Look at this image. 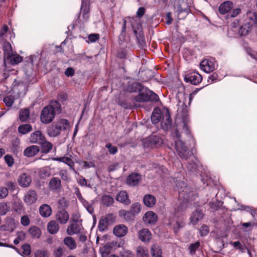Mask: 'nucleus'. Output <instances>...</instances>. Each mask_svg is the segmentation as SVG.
<instances>
[{"instance_id": "obj_1", "label": "nucleus", "mask_w": 257, "mask_h": 257, "mask_svg": "<svg viewBox=\"0 0 257 257\" xmlns=\"http://www.w3.org/2000/svg\"><path fill=\"white\" fill-rule=\"evenodd\" d=\"M174 181L178 189L180 205L175 208L174 216L173 218L170 219L169 224L174 232L177 233L185 225V222L180 216L186 207V203L189 200H194L196 195L185 182L181 181V176L179 173L177 174Z\"/></svg>"}, {"instance_id": "obj_2", "label": "nucleus", "mask_w": 257, "mask_h": 257, "mask_svg": "<svg viewBox=\"0 0 257 257\" xmlns=\"http://www.w3.org/2000/svg\"><path fill=\"white\" fill-rule=\"evenodd\" d=\"M145 13V9L144 7L139 8L136 13L137 17H128L123 20V26L122 30V32H125L126 28L131 26L133 30L139 43L142 46L145 44V40L143 33L140 18L144 15Z\"/></svg>"}, {"instance_id": "obj_3", "label": "nucleus", "mask_w": 257, "mask_h": 257, "mask_svg": "<svg viewBox=\"0 0 257 257\" xmlns=\"http://www.w3.org/2000/svg\"><path fill=\"white\" fill-rule=\"evenodd\" d=\"M61 112V104L58 101H52L50 104L45 106L41 113V121L48 124L52 121L56 113Z\"/></svg>"}, {"instance_id": "obj_4", "label": "nucleus", "mask_w": 257, "mask_h": 257, "mask_svg": "<svg viewBox=\"0 0 257 257\" xmlns=\"http://www.w3.org/2000/svg\"><path fill=\"white\" fill-rule=\"evenodd\" d=\"M172 136L175 141V149L179 156L182 159H188L191 156L192 153L180 139V135L178 131L175 130L172 133Z\"/></svg>"}, {"instance_id": "obj_5", "label": "nucleus", "mask_w": 257, "mask_h": 257, "mask_svg": "<svg viewBox=\"0 0 257 257\" xmlns=\"http://www.w3.org/2000/svg\"><path fill=\"white\" fill-rule=\"evenodd\" d=\"M69 121L65 119H60L56 123H53L47 128V135L50 137L58 136L63 130L69 128Z\"/></svg>"}, {"instance_id": "obj_6", "label": "nucleus", "mask_w": 257, "mask_h": 257, "mask_svg": "<svg viewBox=\"0 0 257 257\" xmlns=\"http://www.w3.org/2000/svg\"><path fill=\"white\" fill-rule=\"evenodd\" d=\"M3 48L5 55L4 59L5 61L6 60H10L12 64H17L22 61L23 59L21 56L17 54H14L10 43H5Z\"/></svg>"}, {"instance_id": "obj_7", "label": "nucleus", "mask_w": 257, "mask_h": 257, "mask_svg": "<svg viewBox=\"0 0 257 257\" xmlns=\"http://www.w3.org/2000/svg\"><path fill=\"white\" fill-rule=\"evenodd\" d=\"M134 99L136 101L140 102L148 101H157L159 100V97L155 93L148 90L145 93L142 92L139 94Z\"/></svg>"}, {"instance_id": "obj_8", "label": "nucleus", "mask_w": 257, "mask_h": 257, "mask_svg": "<svg viewBox=\"0 0 257 257\" xmlns=\"http://www.w3.org/2000/svg\"><path fill=\"white\" fill-rule=\"evenodd\" d=\"M190 12L189 6L186 0H181L179 2L178 6L176 8L178 19L180 20L184 19Z\"/></svg>"}, {"instance_id": "obj_9", "label": "nucleus", "mask_w": 257, "mask_h": 257, "mask_svg": "<svg viewBox=\"0 0 257 257\" xmlns=\"http://www.w3.org/2000/svg\"><path fill=\"white\" fill-rule=\"evenodd\" d=\"M162 128L164 131L169 130L172 126V120L167 108H164L162 109V119L161 120Z\"/></svg>"}, {"instance_id": "obj_10", "label": "nucleus", "mask_w": 257, "mask_h": 257, "mask_svg": "<svg viewBox=\"0 0 257 257\" xmlns=\"http://www.w3.org/2000/svg\"><path fill=\"white\" fill-rule=\"evenodd\" d=\"M66 232L69 235H73L75 234L84 233V229L82 227L81 222H70Z\"/></svg>"}, {"instance_id": "obj_11", "label": "nucleus", "mask_w": 257, "mask_h": 257, "mask_svg": "<svg viewBox=\"0 0 257 257\" xmlns=\"http://www.w3.org/2000/svg\"><path fill=\"white\" fill-rule=\"evenodd\" d=\"M202 80V77L198 73L193 71L186 74L184 76V80L186 82H190L193 85H197Z\"/></svg>"}, {"instance_id": "obj_12", "label": "nucleus", "mask_w": 257, "mask_h": 257, "mask_svg": "<svg viewBox=\"0 0 257 257\" xmlns=\"http://www.w3.org/2000/svg\"><path fill=\"white\" fill-rule=\"evenodd\" d=\"M162 140L159 137L152 136L147 138L144 143L145 147L158 148L162 144Z\"/></svg>"}, {"instance_id": "obj_13", "label": "nucleus", "mask_w": 257, "mask_h": 257, "mask_svg": "<svg viewBox=\"0 0 257 257\" xmlns=\"http://www.w3.org/2000/svg\"><path fill=\"white\" fill-rule=\"evenodd\" d=\"M200 68L206 73H209L213 71L215 68V64L214 61L208 59H204L200 64Z\"/></svg>"}, {"instance_id": "obj_14", "label": "nucleus", "mask_w": 257, "mask_h": 257, "mask_svg": "<svg viewBox=\"0 0 257 257\" xmlns=\"http://www.w3.org/2000/svg\"><path fill=\"white\" fill-rule=\"evenodd\" d=\"M246 22L251 28L257 27V13L249 11L246 14Z\"/></svg>"}, {"instance_id": "obj_15", "label": "nucleus", "mask_w": 257, "mask_h": 257, "mask_svg": "<svg viewBox=\"0 0 257 257\" xmlns=\"http://www.w3.org/2000/svg\"><path fill=\"white\" fill-rule=\"evenodd\" d=\"M142 179V176L139 173H134L130 174L126 179L127 185L132 186L137 185Z\"/></svg>"}, {"instance_id": "obj_16", "label": "nucleus", "mask_w": 257, "mask_h": 257, "mask_svg": "<svg viewBox=\"0 0 257 257\" xmlns=\"http://www.w3.org/2000/svg\"><path fill=\"white\" fill-rule=\"evenodd\" d=\"M45 138L41 131H36L31 135L29 141L31 143L39 144L42 143Z\"/></svg>"}, {"instance_id": "obj_17", "label": "nucleus", "mask_w": 257, "mask_h": 257, "mask_svg": "<svg viewBox=\"0 0 257 257\" xmlns=\"http://www.w3.org/2000/svg\"><path fill=\"white\" fill-rule=\"evenodd\" d=\"M143 220L146 224H152L156 222L157 215L153 211H148L143 216Z\"/></svg>"}, {"instance_id": "obj_18", "label": "nucleus", "mask_w": 257, "mask_h": 257, "mask_svg": "<svg viewBox=\"0 0 257 257\" xmlns=\"http://www.w3.org/2000/svg\"><path fill=\"white\" fill-rule=\"evenodd\" d=\"M89 10L87 6L86 3L84 2V0H81V8L80 11V19L83 22H86L89 19Z\"/></svg>"}, {"instance_id": "obj_19", "label": "nucleus", "mask_w": 257, "mask_h": 257, "mask_svg": "<svg viewBox=\"0 0 257 257\" xmlns=\"http://www.w3.org/2000/svg\"><path fill=\"white\" fill-rule=\"evenodd\" d=\"M113 231L115 236L117 237H122L127 233L128 229L125 225L119 224L114 227Z\"/></svg>"}, {"instance_id": "obj_20", "label": "nucleus", "mask_w": 257, "mask_h": 257, "mask_svg": "<svg viewBox=\"0 0 257 257\" xmlns=\"http://www.w3.org/2000/svg\"><path fill=\"white\" fill-rule=\"evenodd\" d=\"M233 7V4L230 1H225L221 4L219 7L220 14L224 15L228 13Z\"/></svg>"}, {"instance_id": "obj_21", "label": "nucleus", "mask_w": 257, "mask_h": 257, "mask_svg": "<svg viewBox=\"0 0 257 257\" xmlns=\"http://www.w3.org/2000/svg\"><path fill=\"white\" fill-rule=\"evenodd\" d=\"M40 151L39 147L32 145L27 147L24 151V155L27 157H32L36 155Z\"/></svg>"}, {"instance_id": "obj_22", "label": "nucleus", "mask_w": 257, "mask_h": 257, "mask_svg": "<svg viewBox=\"0 0 257 257\" xmlns=\"http://www.w3.org/2000/svg\"><path fill=\"white\" fill-rule=\"evenodd\" d=\"M37 199V195L34 190H30L25 196V202L28 205L34 203Z\"/></svg>"}, {"instance_id": "obj_23", "label": "nucleus", "mask_w": 257, "mask_h": 257, "mask_svg": "<svg viewBox=\"0 0 257 257\" xmlns=\"http://www.w3.org/2000/svg\"><path fill=\"white\" fill-rule=\"evenodd\" d=\"M56 219L61 224H65L69 218L68 213L64 210H60L58 212L56 215Z\"/></svg>"}, {"instance_id": "obj_24", "label": "nucleus", "mask_w": 257, "mask_h": 257, "mask_svg": "<svg viewBox=\"0 0 257 257\" xmlns=\"http://www.w3.org/2000/svg\"><path fill=\"white\" fill-rule=\"evenodd\" d=\"M116 199L124 205H128L131 203V200L128 198L127 192L125 191L119 192L116 197Z\"/></svg>"}, {"instance_id": "obj_25", "label": "nucleus", "mask_w": 257, "mask_h": 257, "mask_svg": "<svg viewBox=\"0 0 257 257\" xmlns=\"http://www.w3.org/2000/svg\"><path fill=\"white\" fill-rule=\"evenodd\" d=\"M139 238L143 242H149L152 238V233L148 229H143L139 232Z\"/></svg>"}, {"instance_id": "obj_26", "label": "nucleus", "mask_w": 257, "mask_h": 257, "mask_svg": "<svg viewBox=\"0 0 257 257\" xmlns=\"http://www.w3.org/2000/svg\"><path fill=\"white\" fill-rule=\"evenodd\" d=\"M32 180L29 175L26 173L22 174L19 178L18 182L19 185L23 187L29 186L31 183Z\"/></svg>"}, {"instance_id": "obj_27", "label": "nucleus", "mask_w": 257, "mask_h": 257, "mask_svg": "<svg viewBox=\"0 0 257 257\" xmlns=\"http://www.w3.org/2000/svg\"><path fill=\"white\" fill-rule=\"evenodd\" d=\"M54 160L55 161L63 162L67 164L75 174L77 173V172L76 171L74 168V163L70 157H63L60 158H54Z\"/></svg>"}, {"instance_id": "obj_28", "label": "nucleus", "mask_w": 257, "mask_h": 257, "mask_svg": "<svg viewBox=\"0 0 257 257\" xmlns=\"http://www.w3.org/2000/svg\"><path fill=\"white\" fill-rule=\"evenodd\" d=\"M156 202V200L155 196L152 194H148L144 196L143 202L147 207L150 208L153 207Z\"/></svg>"}, {"instance_id": "obj_29", "label": "nucleus", "mask_w": 257, "mask_h": 257, "mask_svg": "<svg viewBox=\"0 0 257 257\" xmlns=\"http://www.w3.org/2000/svg\"><path fill=\"white\" fill-rule=\"evenodd\" d=\"M39 212L43 217H48L52 214V209L48 204H43L39 208Z\"/></svg>"}, {"instance_id": "obj_30", "label": "nucleus", "mask_w": 257, "mask_h": 257, "mask_svg": "<svg viewBox=\"0 0 257 257\" xmlns=\"http://www.w3.org/2000/svg\"><path fill=\"white\" fill-rule=\"evenodd\" d=\"M162 110L156 108L154 110L151 116V120L154 124L161 121L162 119Z\"/></svg>"}, {"instance_id": "obj_31", "label": "nucleus", "mask_w": 257, "mask_h": 257, "mask_svg": "<svg viewBox=\"0 0 257 257\" xmlns=\"http://www.w3.org/2000/svg\"><path fill=\"white\" fill-rule=\"evenodd\" d=\"M203 217V213L200 210H197L193 212L190 217V222L193 224H196Z\"/></svg>"}, {"instance_id": "obj_32", "label": "nucleus", "mask_w": 257, "mask_h": 257, "mask_svg": "<svg viewBox=\"0 0 257 257\" xmlns=\"http://www.w3.org/2000/svg\"><path fill=\"white\" fill-rule=\"evenodd\" d=\"M64 244L70 250H74L77 247V244L73 239L71 236H67L64 239Z\"/></svg>"}, {"instance_id": "obj_33", "label": "nucleus", "mask_w": 257, "mask_h": 257, "mask_svg": "<svg viewBox=\"0 0 257 257\" xmlns=\"http://www.w3.org/2000/svg\"><path fill=\"white\" fill-rule=\"evenodd\" d=\"M61 186V180L58 178H53L49 182L50 188L53 191H56L60 189Z\"/></svg>"}, {"instance_id": "obj_34", "label": "nucleus", "mask_w": 257, "mask_h": 257, "mask_svg": "<svg viewBox=\"0 0 257 257\" xmlns=\"http://www.w3.org/2000/svg\"><path fill=\"white\" fill-rule=\"evenodd\" d=\"M186 167L188 171L192 173H197L199 167L198 160L195 159L192 162H189L187 164Z\"/></svg>"}, {"instance_id": "obj_35", "label": "nucleus", "mask_w": 257, "mask_h": 257, "mask_svg": "<svg viewBox=\"0 0 257 257\" xmlns=\"http://www.w3.org/2000/svg\"><path fill=\"white\" fill-rule=\"evenodd\" d=\"M59 229L58 223L54 220L50 221L47 225V229L49 232L52 234L56 233Z\"/></svg>"}, {"instance_id": "obj_36", "label": "nucleus", "mask_w": 257, "mask_h": 257, "mask_svg": "<svg viewBox=\"0 0 257 257\" xmlns=\"http://www.w3.org/2000/svg\"><path fill=\"white\" fill-rule=\"evenodd\" d=\"M200 244V242L199 241L189 244L187 249L189 254L191 255H194L196 251L199 248Z\"/></svg>"}, {"instance_id": "obj_37", "label": "nucleus", "mask_w": 257, "mask_h": 257, "mask_svg": "<svg viewBox=\"0 0 257 257\" xmlns=\"http://www.w3.org/2000/svg\"><path fill=\"white\" fill-rule=\"evenodd\" d=\"M39 145H41L42 152L44 153H48L52 149V144L46 141L45 138L43 140L42 143H40Z\"/></svg>"}, {"instance_id": "obj_38", "label": "nucleus", "mask_w": 257, "mask_h": 257, "mask_svg": "<svg viewBox=\"0 0 257 257\" xmlns=\"http://www.w3.org/2000/svg\"><path fill=\"white\" fill-rule=\"evenodd\" d=\"M15 220L13 218H8L6 221V224L2 225L1 228L7 230H13L15 228Z\"/></svg>"}, {"instance_id": "obj_39", "label": "nucleus", "mask_w": 257, "mask_h": 257, "mask_svg": "<svg viewBox=\"0 0 257 257\" xmlns=\"http://www.w3.org/2000/svg\"><path fill=\"white\" fill-rule=\"evenodd\" d=\"M141 204L138 202H135L132 204L130 208L131 213L133 216L136 215L141 211Z\"/></svg>"}, {"instance_id": "obj_40", "label": "nucleus", "mask_w": 257, "mask_h": 257, "mask_svg": "<svg viewBox=\"0 0 257 257\" xmlns=\"http://www.w3.org/2000/svg\"><path fill=\"white\" fill-rule=\"evenodd\" d=\"M101 201L104 205L109 206L113 203L114 199L109 195H104L101 197Z\"/></svg>"}, {"instance_id": "obj_41", "label": "nucleus", "mask_w": 257, "mask_h": 257, "mask_svg": "<svg viewBox=\"0 0 257 257\" xmlns=\"http://www.w3.org/2000/svg\"><path fill=\"white\" fill-rule=\"evenodd\" d=\"M32 127L29 124H22L20 125L18 127L19 133L22 135H25L29 133L32 131Z\"/></svg>"}, {"instance_id": "obj_42", "label": "nucleus", "mask_w": 257, "mask_h": 257, "mask_svg": "<svg viewBox=\"0 0 257 257\" xmlns=\"http://www.w3.org/2000/svg\"><path fill=\"white\" fill-rule=\"evenodd\" d=\"M162 250L160 247L157 245L154 244L151 248V253L153 257H162Z\"/></svg>"}, {"instance_id": "obj_43", "label": "nucleus", "mask_w": 257, "mask_h": 257, "mask_svg": "<svg viewBox=\"0 0 257 257\" xmlns=\"http://www.w3.org/2000/svg\"><path fill=\"white\" fill-rule=\"evenodd\" d=\"M137 255L138 257H148L147 249L144 246H138L137 248Z\"/></svg>"}, {"instance_id": "obj_44", "label": "nucleus", "mask_w": 257, "mask_h": 257, "mask_svg": "<svg viewBox=\"0 0 257 257\" xmlns=\"http://www.w3.org/2000/svg\"><path fill=\"white\" fill-rule=\"evenodd\" d=\"M30 111L28 108L21 110L19 113V118L22 121H26L29 117Z\"/></svg>"}, {"instance_id": "obj_45", "label": "nucleus", "mask_w": 257, "mask_h": 257, "mask_svg": "<svg viewBox=\"0 0 257 257\" xmlns=\"http://www.w3.org/2000/svg\"><path fill=\"white\" fill-rule=\"evenodd\" d=\"M29 233L32 237L39 238L41 234V231L39 228L34 226L29 229Z\"/></svg>"}, {"instance_id": "obj_46", "label": "nucleus", "mask_w": 257, "mask_h": 257, "mask_svg": "<svg viewBox=\"0 0 257 257\" xmlns=\"http://www.w3.org/2000/svg\"><path fill=\"white\" fill-rule=\"evenodd\" d=\"M108 219L107 217H102L99 220L98 224L99 230L101 231L106 229L108 225Z\"/></svg>"}, {"instance_id": "obj_47", "label": "nucleus", "mask_w": 257, "mask_h": 257, "mask_svg": "<svg viewBox=\"0 0 257 257\" xmlns=\"http://www.w3.org/2000/svg\"><path fill=\"white\" fill-rule=\"evenodd\" d=\"M251 27L246 23L243 26L240 27L239 34L241 36H245L251 30Z\"/></svg>"}, {"instance_id": "obj_48", "label": "nucleus", "mask_w": 257, "mask_h": 257, "mask_svg": "<svg viewBox=\"0 0 257 257\" xmlns=\"http://www.w3.org/2000/svg\"><path fill=\"white\" fill-rule=\"evenodd\" d=\"M80 201L89 213L92 214L93 212V208L89 202L84 198L80 200Z\"/></svg>"}, {"instance_id": "obj_49", "label": "nucleus", "mask_w": 257, "mask_h": 257, "mask_svg": "<svg viewBox=\"0 0 257 257\" xmlns=\"http://www.w3.org/2000/svg\"><path fill=\"white\" fill-rule=\"evenodd\" d=\"M119 254L121 257H133L134 254L132 251L128 249L121 248L119 251Z\"/></svg>"}, {"instance_id": "obj_50", "label": "nucleus", "mask_w": 257, "mask_h": 257, "mask_svg": "<svg viewBox=\"0 0 257 257\" xmlns=\"http://www.w3.org/2000/svg\"><path fill=\"white\" fill-rule=\"evenodd\" d=\"M59 175L64 181L69 182L70 180V177L69 176L68 172L66 170H61L59 172Z\"/></svg>"}, {"instance_id": "obj_51", "label": "nucleus", "mask_w": 257, "mask_h": 257, "mask_svg": "<svg viewBox=\"0 0 257 257\" xmlns=\"http://www.w3.org/2000/svg\"><path fill=\"white\" fill-rule=\"evenodd\" d=\"M22 255L23 256H27L29 255L31 252V246L29 244H25L22 246Z\"/></svg>"}, {"instance_id": "obj_52", "label": "nucleus", "mask_w": 257, "mask_h": 257, "mask_svg": "<svg viewBox=\"0 0 257 257\" xmlns=\"http://www.w3.org/2000/svg\"><path fill=\"white\" fill-rule=\"evenodd\" d=\"M119 214L120 216H123L125 219L128 221L132 219L133 214L131 211L122 210L120 211Z\"/></svg>"}, {"instance_id": "obj_53", "label": "nucleus", "mask_w": 257, "mask_h": 257, "mask_svg": "<svg viewBox=\"0 0 257 257\" xmlns=\"http://www.w3.org/2000/svg\"><path fill=\"white\" fill-rule=\"evenodd\" d=\"M12 145L13 147V151H18L20 149V141L18 138H15L12 140Z\"/></svg>"}, {"instance_id": "obj_54", "label": "nucleus", "mask_w": 257, "mask_h": 257, "mask_svg": "<svg viewBox=\"0 0 257 257\" xmlns=\"http://www.w3.org/2000/svg\"><path fill=\"white\" fill-rule=\"evenodd\" d=\"M209 232V227L206 225H203L199 229L200 234L202 236H206Z\"/></svg>"}, {"instance_id": "obj_55", "label": "nucleus", "mask_w": 257, "mask_h": 257, "mask_svg": "<svg viewBox=\"0 0 257 257\" xmlns=\"http://www.w3.org/2000/svg\"><path fill=\"white\" fill-rule=\"evenodd\" d=\"M106 148L108 149L109 153L110 154L114 155L117 152V148L116 147L112 146L110 143H107Z\"/></svg>"}, {"instance_id": "obj_56", "label": "nucleus", "mask_w": 257, "mask_h": 257, "mask_svg": "<svg viewBox=\"0 0 257 257\" xmlns=\"http://www.w3.org/2000/svg\"><path fill=\"white\" fill-rule=\"evenodd\" d=\"M9 210V207L7 204L2 203L0 205V215H4L6 214Z\"/></svg>"}, {"instance_id": "obj_57", "label": "nucleus", "mask_w": 257, "mask_h": 257, "mask_svg": "<svg viewBox=\"0 0 257 257\" xmlns=\"http://www.w3.org/2000/svg\"><path fill=\"white\" fill-rule=\"evenodd\" d=\"M21 223L24 226H27L30 224V220L27 215H24L21 217Z\"/></svg>"}, {"instance_id": "obj_58", "label": "nucleus", "mask_w": 257, "mask_h": 257, "mask_svg": "<svg viewBox=\"0 0 257 257\" xmlns=\"http://www.w3.org/2000/svg\"><path fill=\"white\" fill-rule=\"evenodd\" d=\"M5 160L8 166L11 167L13 165L14 163V160L12 156L9 155H6L5 157Z\"/></svg>"}, {"instance_id": "obj_59", "label": "nucleus", "mask_w": 257, "mask_h": 257, "mask_svg": "<svg viewBox=\"0 0 257 257\" xmlns=\"http://www.w3.org/2000/svg\"><path fill=\"white\" fill-rule=\"evenodd\" d=\"M14 101V98L11 96H8L4 98V101L7 106H11L13 103Z\"/></svg>"}, {"instance_id": "obj_60", "label": "nucleus", "mask_w": 257, "mask_h": 257, "mask_svg": "<svg viewBox=\"0 0 257 257\" xmlns=\"http://www.w3.org/2000/svg\"><path fill=\"white\" fill-rule=\"evenodd\" d=\"M99 39V35L96 34H92L88 36V40L86 41L88 43H93L96 42Z\"/></svg>"}, {"instance_id": "obj_61", "label": "nucleus", "mask_w": 257, "mask_h": 257, "mask_svg": "<svg viewBox=\"0 0 257 257\" xmlns=\"http://www.w3.org/2000/svg\"><path fill=\"white\" fill-rule=\"evenodd\" d=\"M8 195V188L4 187H0V198H4Z\"/></svg>"}, {"instance_id": "obj_62", "label": "nucleus", "mask_w": 257, "mask_h": 257, "mask_svg": "<svg viewBox=\"0 0 257 257\" xmlns=\"http://www.w3.org/2000/svg\"><path fill=\"white\" fill-rule=\"evenodd\" d=\"M183 120V131H184V132L187 135H188L189 134V127L187 124V122H188V118L187 117L184 118Z\"/></svg>"}, {"instance_id": "obj_63", "label": "nucleus", "mask_w": 257, "mask_h": 257, "mask_svg": "<svg viewBox=\"0 0 257 257\" xmlns=\"http://www.w3.org/2000/svg\"><path fill=\"white\" fill-rule=\"evenodd\" d=\"M80 215L78 212H75L72 215L71 220L70 222H80L79 221Z\"/></svg>"}, {"instance_id": "obj_64", "label": "nucleus", "mask_w": 257, "mask_h": 257, "mask_svg": "<svg viewBox=\"0 0 257 257\" xmlns=\"http://www.w3.org/2000/svg\"><path fill=\"white\" fill-rule=\"evenodd\" d=\"M247 54L250 56L251 58L257 59V53L252 51L250 48H248L246 49Z\"/></svg>"}]
</instances>
